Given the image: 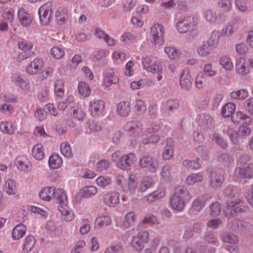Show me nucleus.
Here are the masks:
<instances>
[{"label":"nucleus","instance_id":"1","mask_svg":"<svg viewBox=\"0 0 253 253\" xmlns=\"http://www.w3.org/2000/svg\"><path fill=\"white\" fill-rule=\"evenodd\" d=\"M39 196L43 200L49 201L52 198L56 199L59 204L58 210L64 220L69 221L74 217L72 211L67 206V196L63 189L56 190L54 187H45L39 193Z\"/></svg>","mask_w":253,"mask_h":253},{"label":"nucleus","instance_id":"2","mask_svg":"<svg viewBox=\"0 0 253 253\" xmlns=\"http://www.w3.org/2000/svg\"><path fill=\"white\" fill-rule=\"evenodd\" d=\"M191 198L190 194L186 189L182 186H178L175 188L174 193L170 199V204L173 209L181 211L185 207V201Z\"/></svg>","mask_w":253,"mask_h":253},{"label":"nucleus","instance_id":"3","mask_svg":"<svg viewBox=\"0 0 253 253\" xmlns=\"http://www.w3.org/2000/svg\"><path fill=\"white\" fill-rule=\"evenodd\" d=\"M243 201L241 200H236L235 201H228L226 203V207L224 210V212L228 215L236 216L239 213L245 212L248 210V207H242Z\"/></svg>","mask_w":253,"mask_h":253},{"label":"nucleus","instance_id":"4","mask_svg":"<svg viewBox=\"0 0 253 253\" xmlns=\"http://www.w3.org/2000/svg\"><path fill=\"white\" fill-rule=\"evenodd\" d=\"M138 165L141 169H147L151 173H155L159 166L157 160L148 155H144L139 159Z\"/></svg>","mask_w":253,"mask_h":253},{"label":"nucleus","instance_id":"5","mask_svg":"<svg viewBox=\"0 0 253 253\" xmlns=\"http://www.w3.org/2000/svg\"><path fill=\"white\" fill-rule=\"evenodd\" d=\"M165 30L162 25L158 23L154 24L150 30L152 42L156 44H163L165 42Z\"/></svg>","mask_w":253,"mask_h":253},{"label":"nucleus","instance_id":"6","mask_svg":"<svg viewBox=\"0 0 253 253\" xmlns=\"http://www.w3.org/2000/svg\"><path fill=\"white\" fill-rule=\"evenodd\" d=\"M18 46L22 50L17 57V60L19 62L32 56L34 52L33 51V44L32 42L26 40L20 41Z\"/></svg>","mask_w":253,"mask_h":253},{"label":"nucleus","instance_id":"7","mask_svg":"<svg viewBox=\"0 0 253 253\" xmlns=\"http://www.w3.org/2000/svg\"><path fill=\"white\" fill-rule=\"evenodd\" d=\"M136 156L132 153L124 155L117 161V167L123 170H128L136 162Z\"/></svg>","mask_w":253,"mask_h":253},{"label":"nucleus","instance_id":"8","mask_svg":"<svg viewBox=\"0 0 253 253\" xmlns=\"http://www.w3.org/2000/svg\"><path fill=\"white\" fill-rule=\"evenodd\" d=\"M196 24L197 20L195 19L194 16H187L177 23V29L179 33H185L196 26Z\"/></svg>","mask_w":253,"mask_h":253},{"label":"nucleus","instance_id":"9","mask_svg":"<svg viewBox=\"0 0 253 253\" xmlns=\"http://www.w3.org/2000/svg\"><path fill=\"white\" fill-rule=\"evenodd\" d=\"M51 11L50 3H45L40 8L38 13L40 22L42 24L47 25L50 22Z\"/></svg>","mask_w":253,"mask_h":253},{"label":"nucleus","instance_id":"10","mask_svg":"<svg viewBox=\"0 0 253 253\" xmlns=\"http://www.w3.org/2000/svg\"><path fill=\"white\" fill-rule=\"evenodd\" d=\"M43 61L39 58H36L27 66L26 71L28 74L31 75L40 74L43 70Z\"/></svg>","mask_w":253,"mask_h":253},{"label":"nucleus","instance_id":"11","mask_svg":"<svg viewBox=\"0 0 253 253\" xmlns=\"http://www.w3.org/2000/svg\"><path fill=\"white\" fill-rule=\"evenodd\" d=\"M208 177L210 179V185L213 189L220 187L224 180L222 174L213 170L209 172Z\"/></svg>","mask_w":253,"mask_h":253},{"label":"nucleus","instance_id":"12","mask_svg":"<svg viewBox=\"0 0 253 253\" xmlns=\"http://www.w3.org/2000/svg\"><path fill=\"white\" fill-rule=\"evenodd\" d=\"M105 107L104 102L100 100L90 102L89 105V110L91 116L97 117L102 113Z\"/></svg>","mask_w":253,"mask_h":253},{"label":"nucleus","instance_id":"13","mask_svg":"<svg viewBox=\"0 0 253 253\" xmlns=\"http://www.w3.org/2000/svg\"><path fill=\"white\" fill-rule=\"evenodd\" d=\"M12 81L23 90H27L30 88L29 81L25 76L15 74L12 77Z\"/></svg>","mask_w":253,"mask_h":253},{"label":"nucleus","instance_id":"14","mask_svg":"<svg viewBox=\"0 0 253 253\" xmlns=\"http://www.w3.org/2000/svg\"><path fill=\"white\" fill-rule=\"evenodd\" d=\"M104 202L109 207H115L119 203L120 194L117 192H111L104 196Z\"/></svg>","mask_w":253,"mask_h":253},{"label":"nucleus","instance_id":"15","mask_svg":"<svg viewBox=\"0 0 253 253\" xmlns=\"http://www.w3.org/2000/svg\"><path fill=\"white\" fill-rule=\"evenodd\" d=\"M238 175L242 178L251 179L253 177V164H245L238 168Z\"/></svg>","mask_w":253,"mask_h":253},{"label":"nucleus","instance_id":"16","mask_svg":"<svg viewBox=\"0 0 253 253\" xmlns=\"http://www.w3.org/2000/svg\"><path fill=\"white\" fill-rule=\"evenodd\" d=\"M235 67L238 74L241 76H246L250 72L249 67L244 58H240L237 60Z\"/></svg>","mask_w":253,"mask_h":253},{"label":"nucleus","instance_id":"17","mask_svg":"<svg viewBox=\"0 0 253 253\" xmlns=\"http://www.w3.org/2000/svg\"><path fill=\"white\" fill-rule=\"evenodd\" d=\"M130 112V103L127 101H121L117 105L116 113L121 117L127 116Z\"/></svg>","mask_w":253,"mask_h":253},{"label":"nucleus","instance_id":"18","mask_svg":"<svg viewBox=\"0 0 253 253\" xmlns=\"http://www.w3.org/2000/svg\"><path fill=\"white\" fill-rule=\"evenodd\" d=\"M191 77L188 72L183 71L181 74L180 84L182 89L188 90L191 87Z\"/></svg>","mask_w":253,"mask_h":253},{"label":"nucleus","instance_id":"19","mask_svg":"<svg viewBox=\"0 0 253 253\" xmlns=\"http://www.w3.org/2000/svg\"><path fill=\"white\" fill-rule=\"evenodd\" d=\"M211 196L208 194L198 197L194 201L192 209L196 211H200L205 206L206 202L211 199Z\"/></svg>","mask_w":253,"mask_h":253},{"label":"nucleus","instance_id":"20","mask_svg":"<svg viewBox=\"0 0 253 253\" xmlns=\"http://www.w3.org/2000/svg\"><path fill=\"white\" fill-rule=\"evenodd\" d=\"M173 142L171 139H167L166 145L163 152V157L165 160H169L173 156Z\"/></svg>","mask_w":253,"mask_h":253},{"label":"nucleus","instance_id":"21","mask_svg":"<svg viewBox=\"0 0 253 253\" xmlns=\"http://www.w3.org/2000/svg\"><path fill=\"white\" fill-rule=\"evenodd\" d=\"M18 17L21 24L25 27L29 26L32 23V18L24 9H20L18 12Z\"/></svg>","mask_w":253,"mask_h":253},{"label":"nucleus","instance_id":"22","mask_svg":"<svg viewBox=\"0 0 253 253\" xmlns=\"http://www.w3.org/2000/svg\"><path fill=\"white\" fill-rule=\"evenodd\" d=\"M97 189L95 187L90 186H85L77 194L76 197L81 198H89L96 194Z\"/></svg>","mask_w":253,"mask_h":253},{"label":"nucleus","instance_id":"23","mask_svg":"<svg viewBox=\"0 0 253 253\" xmlns=\"http://www.w3.org/2000/svg\"><path fill=\"white\" fill-rule=\"evenodd\" d=\"M26 227L23 224L17 225L13 229L12 237L14 240H17L22 238L25 234Z\"/></svg>","mask_w":253,"mask_h":253},{"label":"nucleus","instance_id":"24","mask_svg":"<svg viewBox=\"0 0 253 253\" xmlns=\"http://www.w3.org/2000/svg\"><path fill=\"white\" fill-rule=\"evenodd\" d=\"M235 110V105L231 102L224 105L221 110V114L224 118H228L233 114Z\"/></svg>","mask_w":253,"mask_h":253},{"label":"nucleus","instance_id":"25","mask_svg":"<svg viewBox=\"0 0 253 253\" xmlns=\"http://www.w3.org/2000/svg\"><path fill=\"white\" fill-rule=\"evenodd\" d=\"M49 166L51 169H58L62 164V159L57 154L52 155L49 158Z\"/></svg>","mask_w":253,"mask_h":253},{"label":"nucleus","instance_id":"26","mask_svg":"<svg viewBox=\"0 0 253 253\" xmlns=\"http://www.w3.org/2000/svg\"><path fill=\"white\" fill-rule=\"evenodd\" d=\"M15 164L20 170L28 171L31 169L29 163L22 157H18L16 158L15 160Z\"/></svg>","mask_w":253,"mask_h":253},{"label":"nucleus","instance_id":"27","mask_svg":"<svg viewBox=\"0 0 253 253\" xmlns=\"http://www.w3.org/2000/svg\"><path fill=\"white\" fill-rule=\"evenodd\" d=\"M32 153L33 157L36 159L42 160L44 156L42 145L41 143L36 145L32 149Z\"/></svg>","mask_w":253,"mask_h":253},{"label":"nucleus","instance_id":"28","mask_svg":"<svg viewBox=\"0 0 253 253\" xmlns=\"http://www.w3.org/2000/svg\"><path fill=\"white\" fill-rule=\"evenodd\" d=\"M3 188L8 195L15 194L17 192L15 181L12 179L7 180Z\"/></svg>","mask_w":253,"mask_h":253},{"label":"nucleus","instance_id":"29","mask_svg":"<svg viewBox=\"0 0 253 253\" xmlns=\"http://www.w3.org/2000/svg\"><path fill=\"white\" fill-rule=\"evenodd\" d=\"M153 183L154 181L151 177L146 176L142 180L138 190L140 192H145L147 189L150 187Z\"/></svg>","mask_w":253,"mask_h":253},{"label":"nucleus","instance_id":"30","mask_svg":"<svg viewBox=\"0 0 253 253\" xmlns=\"http://www.w3.org/2000/svg\"><path fill=\"white\" fill-rule=\"evenodd\" d=\"M248 91L243 89L231 92L230 94V96L234 99L244 100L248 96Z\"/></svg>","mask_w":253,"mask_h":253},{"label":"nucleus","instance_id":"31","mask_svg":"<svg viewBox=\"0 0 253 253\" xmlns=\"http://www.w3.org/2000/svg\"><path fill=\"white\" fill-rule=\"evenodd\" d=\"M179 107V101L176 99H169L166 103V111L169 115L174 111L177 110Z\"/></svg>","mask_w":253,"mask_h":253},{"label":"nucleus","instance_id":"32","mask_svg":"<svg viewBox=\"0 0 253 253\" xmlns=\"http://www.w3.org/2000/svg\"><path fill=\"white\" fill-rule=\"evenodd\" d=\"M78 91L80 94L84 97L88 96L91 92L88 84L84 82H81L79 83Z\"/></svg>","mask_w":253,"mask_h":253},{"label":"nucleus","instance_id":"33","mask_svg":"<svg viewBox=\"0 0 253 253\" xmlns=\"http://www.w3.org/2000/svg\"><path fill=\"white\" fill-rule=\"evenodd\" d=\"M221 240L223 242L230 244H236L238 242V237L230 233H224L221 236Z\"/></svg>","mask_w":253,"mask_h":253},{"label":"nucleus","instance_id":"34","mask_svg":"<svg viewBox=\"0 0 253 253\" xmlns=\"http://www.w3.org/2000/svg\"><path fill=\"white\" fill-rule=\"evenodd\" d=\"M219 35L217 32L211 33L210 38L205 42L212 49L216 47L218 44Z\"/></svg>","mask_w":253,"mask_h":253},{"label":"nucleus","instance_id":"35","mask_svg":"<svg viewBox=\"0 0 253 253\" xmlns=\"http://www.w3.org/2000/svg\"><path fill=\"white\" fill-rule=\"evenodd\" d=\"M111 219L108 215L102 216L97 217L95 221L96 226L101 227L102 226H107L111 224Z\"/></svg>","mask_w":253,"mask_h":253},{"label":"nucleus","instance_id":"36","mask_svg":"<svg viewBox=\"0 0 253 253\" xmlns=\"http://www.w3.org/2000/svg\"><path fill=\"white\" fill-rule=\"evenodd\" d=\"M64 83L62 80H57L54 84V92L56 96L62 97L64 94Z\"/></svg>","mask_w":253,"mask_h":253},{"label":"nucleus","instance_id":"37","mask_svg":"<svg viewBox=\"0 0 253 253\" xmlns=\"http://www.w3.org/2000/svg\"><path fill=\"white\" fill-rule=\"evenodd\" d=\"M211 49L205 42L199 46L197 49V52L199 56L206 57L209 55L211 51Z\"/></svg>","mask_w":253,"mask_h":253},{"label":"nucleus","instance_id":"38","mask_svg":"<svg viewBox=\"0 0 253 253\" xmlns=\"http://www.w3.org/2000/svg\"><path fill=\"white\" fill-rule=\"evenodd\" d=\"M119 81L118 78L114 75V72L108 73L106 78L104 79V84L105 86H110L112 84H118Z\"/></svg>","mask_w":253,"mask_h":253},{"label":"nucleus","instance_id":"39","mask_svg":"<svg viewBox=\"0 0 253 253\" xmlns=\"http://www.w3.org/2000/svg\"><path fill=\"white\" fill-rule=\"evenodd\" d=\"M0 130L4 133L9 134L14 133L13 124L10 122H5L0 124Z\"/></svg>","mask_w":253,"mask_h":253},{"label":"nucleus","instance_id":"40","mask_svg":"<svg viewBox=\"0 0 253 253\" xmlns=\"http://www.w3.org/2000/svg\"><path fill=\"white\" fill-rule=\"evenodd\" d=\"M50 53L56 59H61L65 54L64 50L62 45L53 47L50 50Z\"/></svg>","mask_w":253,"mask_h":253},{"label":"nucleus","instance_id":"41","mask_svg":"<svg viewBox=\"0 0 253 253\" xmlns=\"http://www.w3.org/2000/svg\"><path fill=\"white\" fill-rule=\"evenodd\" d=\"M203 175L199 173H192L186 178V182L189 185L194 184L196 182H201L203 180Z\"/></svg>","mask_w":253,"mask_h":253},{"label":"nucleus","instance_id":"42","mask_svg":"<svg viewBox=\"0 0 253 253\" xmlns=\"http://www.w3.org/2000/svg\"><path fill=\"white\" fill-rule=\"evenodd\" d=\"M135 219V213L132 211L128 212L126 214L125 219L124 221V226L126 228L130 227L132 225H133Z\"/></svg>","mask_w":253,"mask_h":253},{"label":"nucleus","instance_id":"43","mask_svg":"<svg viewBox=\"0 0 253 253\" xmlns=\"http://www.w3.org/2000/svg\"><path fill=\"white\" fill-rule=\"evenodd\" d=\"M143 242L139 236H135L132 238L131 245L136 251L140 252L144 248Z\"/></svg>","mask_w":253,"mask_h":253},{"label":"nucleus","instance_id":"44","mask_svg":"<svg viewBox=\"0 0 253 253\" xmlns=\"http://www.w3.org/2000/svg\"><path fill=\"white\" fill-rule=\"evenodd\" d=\"M212 140L222 148H225L227 146L226 141L218 133H214L212 134Z\"/></svg>","mask_w":253,"mask_h":253},{"label":"nucleus","instance_id":"45","mask_svg":"<svg viewBox=\"0 0 253 253\" xmlns=\"http://www.w3.org/2000/svg\"><path fill=\"white\" fill-rule=\"evenodd\" d=\"M204 15L206 20L210 23H213L217 20V15L215 12L212 11L211 10L208 9L205 11Z\"/></svg>","mask_w":253,"mask_h":253},{"label":"nucleus","instance_id":"46","mask_svg":"<svg viewBox=\"0 0 253 253\" xmlns=\"http://www.w3.org/2000/svg\"><path fill=\"white\" fill-rule=\"evenodd\" d=\"M60 151L66 157H72V152L69 144L67 142L62 143L60 146Z\"/></svg>","mask_w":253,"mask_h":253},{"label":"nucleus","instance_id":"47","mask_svg":"<svg viewBox=\"0 0 253 253\" xmlns=\"http://www.w3.org/2000/svg\"><path fill=\"white\" fill-rule=\"evenodd\" d=\"M165 52L171 60H176L178 58L179 52L174 47H166L165 48Z\"/></svg>","mask_w":253,"mask_h":253},{"label":"nucleus","instance_id":"48","mask_svg":"<svg viewBox=\"0 0 253 253\" xmlns=\"http://www.w3.org/2000/svg\"><path fill=\"white\" fill-rule=\"evenodd\" d=\"M165 193L163 191L159 192L158 191H155L148 195L147 201L150 203L153 202L163 197Z\"/></svg>","mask_w":253,"mask_h":253},{"label":"nucleus","instance_id":"49","mask_svg":"<svg viewBox=\"0 0 253 253\" xmlns=\"http://www.w3.org/2000/svg\"><path fill=\"white\" fill-rule=\"evenodd\" d=\"M220 64L226 70H230L233 68V64L229 57H222L219 60Z\"/></svg>","mask_w":253,"mask_h":253},{"label":"nucleus","instance_id":"50","mask_svg":"<svg viewBox=\"0 0 253 253\" xmlns=\"http://www.w3.org/2000/svg\"><path fill=\"white\" fill-rule=\"evenodd\" d=\"M217 158L219 161L224 163L225 165H229L233 163L232 157L226 153L219 154Z\"/></svg>","mask_w":253,"mask_h":253},{"label":"nucleus","instance_id":"51","mask_svg":"<svg viewBox=\"0 0 253 253\" xmlns=\"http://www.w3.org/2000/svg\"><path fill=\"white\" fill-rule=\"evenodd\" d=\"M35 243V241L34 237L32 235L27 236L25 239L23 249L26 251H31L33 248Z\"/></svg>","mask_w":253,"mask_h":253},{"label":"nucleus","instance_id":"52","mask_svg":"<svg viewBox=\"0 0 253 253\" xmlns=\"http://www.w3.org/2000/svg\"><path fill=\"white\" fill-rule=\"evenodd\" d=\"M226 134L233 144H237L238 143L237 138L239 136L238 132L234 130L231 128H229L226 130Z\"/></svg>","mask_w":253,"mask_h":253},{"label":"nucleus","instance_id":"53","mask_svg":"<svg viewBox=\"0 0 253 253\" xmlns=\"http://www.w3.org/2000/svg\"><path fill=\"white\" fill-rule=\"evenodd\" d=\"M137 186V182L134 175H130L127 182V189L130 193L135 192Z\"/></svg>","mask_w":253,"mask_h":253},{"label":"nucleus","instance_id":"54","mask_svg":"<svg viewBox=\"0 0 253 253\" xmlns=\"http://www.w3.org/2000/svg\"><path fill=\"white\" fill-rule=\"evenodd\" d=\"M139 125V123L138 122L131 121L126 124L125 128L126 131L132 134L136 130V128L138 127Z\"/></svg>","mask_w":253,"mask_h":253},{"label":"nucleus","instance_id":"55","mask_svg":"<svg viewBox=\"0 0 253 253\" xmlns=\"http://www.w3.org/2000/svg\"><path fill=\"white\" fill-rule=\"evenodd\" d=\"M211 214L212 216L219 215L221 212L220 204L218 202H214L211 206Z\"/></svg>","mask_w":253,"mask_h":253},{"label":"nucleus","instance_id":"56","mask_svg":"<svg viewBox=\"0 0 253 253\" xmlns=\"http://www.w3.org/2000/svg\"><path fill=\"white\" fill-rule=\"evenodd\" d=\"M183 166L186 167L191 169H198L200 168V164L194 160H187L184 161L182 163Z\"/></svg>","mask_w":253,"mask_h":253},{"label":"nucleus","instance_id":"57","mask_svg":"<svg viewBox=\"0 0 253 253\" xmlns=\"http://www.w3.org/2000/svg\"><path fill=\"white\" fill-rule=\"evenodd\" d=\"M204 74L208 77H212L215 75L216 71L213 69L212 65L210 63L207 64L205 65L203 69Z\"/></svg>","mask_w":253,"mask_h":253},{"label":"nucleus","instance_id":"58","mask_svg":"<svg viewBox=\"0 0 253 253\" xmlns=\"http://www.w3.org/2000/svg\"><path fill=\"white\" fill-rule=\"evenodd\" d=\"M206 84V78L204 75H198L195 82V84L197 88H202Z\"/></svg>","mask_w":253,"mask_h":253},{"label":"nucleus","instance_id":"59","mask_svg":"<svg viewBox=\"0 0 253 253\" xmlns=\"http://www.w3.org/2000/svg\"><path fill=\"white\" fill-rule=\"evenodd\" d=\"M109 163L106 160H102L97 162L96 166V170L98 171L105 170L109 167Z\"/></svg>","mask_w":253,"mask_h":253},{"label":"nucleus","instance_id":"60","mask_svg":"<svg viewBox=\"0 0 253 253\" xmlns=\"http://www.w3.org/2000/svg\"><path fill=\"white\" fill-rule=\"evenodd\" d=\"M160 139V137L156 134L152 135L149 136L147 138L143 139L142 140V142L144 145H147L151 143H157Z\"/></svg>","mask_w":253,"mask_h":253},{"label":"nucleus","instance_id":"61","mask_svg":"<svg viewBox=\"0 0 253 253\" xmlns=\"http://www.w3.org/2000/svg\"><path fill=\"white\" fill-rule=\"evenodd\" d=\"M134 108L138 113H143L145 112L146 110V107L144 104V102L141 100H137L135 101Z\"/></svg>","mask_w":253,"mask_h":253},{"label":"nucleus","instance_id":"62","mask_svg":"<svg viewBox=\"0 0 253 253\" xmlns=\"http://www.w3.org/2000/svg\"><path fill=\"white\" fill-rule=\"evenodd\" d=\"M110 178H105L103 176L98 177L96 180L97 184L102 188L110 184Z\"/></svg>","mask_w":253,"mask_h":253},{"label":"nucleus","instance_id":"63","mask_svg":"<svg viewBox=\"0 0 253 253\" xmlns=\"http://www.w3.org/2000/svg\"><path fill=\"white\" fill-rule=\"evenodd\" d=\"M124 248L122 246H115L108 248L105 253H124Z\"/></svg>","mask_w":253,"mask_h":253},{"label":"nucleus","instance_id":"64","mask_svg":"<svg viewBox=\"0 0 253 253\" xmlns=\"http://www.w3.org/2000/svg\"><path fill=\"white\" fill-rule=\"evenodd\" d=\"M246 110L251 115H253V97L249 98L244 102Z\"/></svg>","mask_w":253,"mask_h":253}]
</instances>
